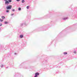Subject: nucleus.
Returning <instances> with one entry per match:
<instances>
[{"label":"nucleus","instance_id":"1","mask_svg":"<svg viewBox=\"0 0 77 77\" xmlns=\"http://www.w3.org/2000/svg\"><path fill=\"white\" fill-rule=\"evenodd\" d=\"M12 7V5H9V6H8L7 7L6 9H11Z\"/></svg>","mask_w":77,"mask_h":77},{"label":"nucleus","instance_id":"2","mask_svg":"<svg viewBox=\"0 0 77 77\" xmlns=\"http://www.w3.org/2000/svg\"><path fill=\"white\" fill-rule=\"evenodd\" d=\"M35 77H37V76L38 75H39V73H35Z\"/></svg>","mask_w":77,"mask_h":77},{"label":"nucleus","instance_id":"3","mask_svg":"<svg viewBox=\"0 0 77 77\" xmlns=\"http://www.w3.org/2000/svg\"><path fill=\"white\" fill-rule=\"evenodd\" d=\"M5 3L6 4H8L9 3V2L8 1H6L5 2Z\"/></svg>","mask_w":77,"mask_h":77},{"label":"nucleus","instance_id":"4","mask_svg":"<svg viewBox=\"0 0 77 77\" xmlns=\"http://www.w3.org/2000/svg\"><path fill=\"white\" fill-rule=\"evenodd\" d=\"M2 19H5V17L4 16H2Z\"/></svg>","mask_w":77,"mask_h":77},{"label":"nucleus","instance_id":"5","mask_svg":"<svg viewBox=\"0 0 77 77\" xmlns=\"http://www.w3.org/2000/svg\"><path fill=\"white\" fill-rule=\"evenodd\" d=\"M67 54V53L66 52H64L63 53V54L64 55H65V54Z\"/></svg>","mask_w":77,"mask_h":77},{"label":"nucleus","instance_id":"6","mask_svg":"<svg viewBox=\"0 0 77 77\" xmlns=\"http://www.w3.org/2000/svg\"><path fill=\"white\" fill-rule=\"evenodd\" d=\"M29 7H30V6H27L26 7V8L27 9H29Z\"/></svg>","mask_w":77,"mask_h":77},{"label":"nucleus","instance_id":"7","mask_svg":"<svg viewBox=\"0 0 77 77\" xmlns=\"http://www.w3.org/2000/svg\"><path fill=\"white\" fill-rule=\"evenodd\" d=\"M20 38H22L23 37V35H20Z\"/></svg>","mask_w":77,"mask_h":77},{"label":"nucleus","instance_id":"8","mask_svg":"<svg viewBox=\"0 0 77 77\" xmlns=\"http://www.w3.org/2000/svg\"><path fill=\"white\" fill-rule=\"evenodd\" d=\"M24 2H25L24 0H22V3H24Z\"/></svg>","mask_w":77,"mask_h":77},{"label":"nucleus","instance_id":"9","mask_svg":"<svg viewBox=\"0 0 77 77\" xmlns=\"http://www.w3.org/2000/svg\"><path fill=\"white\" fill-rule=\"evenodd\" d=\"M5 24H8V22H6V21H5Z\"/></svg>","mask_w":77,"mask_h":77},{"label":"nucleus","instance_id":"10","mask_svg":"<svg viewBox=\"0 0 77 77\" xmlns=\"http://www.w3.org/2000/svg\"><path fill=\"white\" fill-rule=\"evenodd\" d=\"M8 1L9 2H12V0H8Z\"/></svg>","mask_w":77,"mask_h":77},{"label":"nucleus","instance_id":"11","mask_svg":"<svg viewBox=\"0 0 77 77\" xmlns=\"http://www.w3.org/2000/svg\"><path fill=\"white\" fill-rule=\"evenodd\" d=\"M18 10H19V11H21V8H18Z\"/></svg>","mask_w":77,"mask_h":77},{"label":"nucleus","instance_id":"12","mask_svg":"<svg viewBox=\"0 0 77 77\" xmlns=\"http://www.w3.org/2000/svg\"><path fill=\"white\" fill-rule=\"evenodd\" d=\"M66 19H67V18H64L63 19V20H66Z\"/></svg>","mask_w":77,"mask_h":77},{"label":"nucleus","instance_id":"13","mask_svg":"<svg viewBox=\"0 0 77 77\" xmlns=\"http://www.w3.org/2000/svg\"><path fill=\"white\" fill-rule=\"evenodd\" d=\"M6 12H9V10H7L6 11Z\"/></svg>","mask_w":77,"mask_h":77},{"label":"nucleus","instance_id":"14","mask_svg":"<svg viewBox=\"0 0 77 77\" xmlns=\"http://www.w3.org/2000/svg\"><path fill=\"white\" fill-rule=\"evenodd\" d=\"M14 15V14H11V16H12V15Z\"/></svg>","mask_w":77,"mask_h":77},{"label":"nucleus","instance_id":"15","mask_svg":"<svg viewBox=\"0 0 77 77\" xmlns=\"http://www.w3.org/2000/svg\"><path fill=\"white\" fill-rule=\"evenodd\" d=\"M14 11H15V10H14V9H12V11H13V12Z\"/></svg>","mask_w":77,"mask_h":77},{"label":"nucleus","instance_id":"16","mask_svg":"<svg viewBox=\"0 0 77 77\" xmlns=\"http://www.w3.org/2000/svg\"><path fill=\"white\" fill-rule=\"evenodd\" d=\"M2 26V24L1 23V24H0V26Z\"/></svg>","mask_w":77,"mask_h":77},{"label":"nucleus","instance_id":"17","mask_svg":"<svg viewBox=\"0 0 77 77\" xmlns=\"http://www.w3.org/2000/svg\"><path fill=\"white\" fill-rule=\"evenodd\" d=\"M1 20V22H2V21H3V20Z\"/></svg>","mask_w":77,"mask_h":77},{"label":"nucleus","instance_id":"18","mask_svg":"<svg viewBox=\"0 0 77 77\" xmlns=\"http://www.w3.org/2000/svg\"><path fill=\"white\" fill-rule=\"evenodd\" d=\"M20 0H17V2H19V1H20Z\"/></svg>","mask_w":77,"mask_h":77},{"label":"nucleus","instance_id":"19","mask_svg":"<svg viewBox=\"0 0 77 77\" xmlns=\"http://www.w3.org/2000/svg\"><path fill=\"white\" fill-rule=\"evenodd\" d=\"M74 53H76V52L75 51L74 52Z\"/></svg>","mask_w":77,"mask_h":77},{"label":"nucleus","instance_id":"20","mask_svg":"<svg viewBox=\"0 0 77 77\" xmlns=\"http://www.w3.org/2000/svg\"><path fill=\"white\" fill-rule=\"evenodd\" d=\"M5 1H6L7 0H4Z\"/></svg>","mask_w":77,"mask_h":77},{"label":"nucleus","instance_id":"21","mask_svg":"<svg viewBox=\"0 0 77 77\" xmlns=\"http://www.w3.org/2000/svg\"><path fill=\"white\" fill-rule=\"evenodd\" d=\"M0 20H1V19H0Z\"/></svg>","mask_w":77,"mask_h":77}]
</instances>
